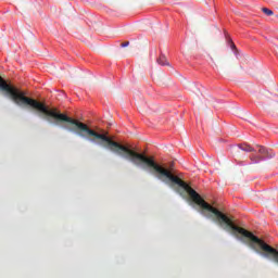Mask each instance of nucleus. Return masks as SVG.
<instances>
[{
    "label": "nucleus",
    "mask_w": 278,
    "mask_h": 278,
    "mask_svg": "<svg viewBox=\"0 0 278 278\" xmlns=\"http://www.w3.org/2000/svg\"><path fill=\"white\" fill-rule=\"evenodd\" d=\"M238 148L241 151H244L245 153H253V151H255V149L251 147L249 143H239Z\"/></svg>",
    "instance_id": "nucleus-1"
},
{
    "label": "nucleus",
    "mask_w": 278,
    "mask_h": 278,
    "mask_svg": "<svg viewBox=\"0 0 278 278\" xmlns=\"http://www.w3.org/2000/svg\"><path fill=\"white\" fill-rule=\"evenodd\" d=\"M251 164H260V162L264 161V156L252 154L250 155Z\"/></svg>",
    "instance_id": "nucleus-2"
},
{
    "label": "nucleus",
    "mask_w": 278,
    "mask_h": 278,
    "mask_svg": "<svg viewBox=\"0 0 278 278\" xmlns=\"http://www.w3.org/2000/svg\"><path fill=\"white\" fill-rule=\"evenodd\" d=\"M157 64H160L161 66H168V61L166 60V56L161 55L157 59Z\"/></svg>",
    "instance_id": "nucleus-3"
},
{
    "label": "nucleus",
    "mask_w": 278,
    "mask_h": 278,
    "mask_svg": "<svg viewBox=\"0 0 278 278\" xmlns=\"http://www.w3.org/2000/svg\"><path fill=\"white\" fill-rule=\"evenodd\" d=\"M262 12H263L264 14H266V16H273V14H274L273 10H270V9H268V8H263V9H262Z\"/></svg>",
    "instance_id": "nucleus-4"
},
{
    "label": "nucleus",
    "mask_w": 278,
    "mask_h": 278,
    "mask_svg": "<svg viewBox=\"0 0 278 278\" xmlns=\"http://www.w3.org/2000/svg\"><path fill=\"white\" fill-rule=\"evenodd\" d=\"M258 147V153L261 155H267L268 150H266V148L262 147V146H257Z\"/></svg>",
    "instance_id": "nucleus-5"
},
{
    "label": "nucleus",
    "mask_w": 278,
    "mask_h": 278,
    "mask_svg": "<svg viewBox=\"0 0 278 278\" xmlns=\"http://www.w3.org/2000/svg\"><path fill=\"white\" fill-rule=\"evenodd\" d=\"M191 92H199V88H197V86L192 85L191 86Z\"/></svg>",
    "instance_id": "nucleus-6"
},
{
    "label": "nucleus",
    "mask_w": 278,
    "mask_h": 278,
    "mask_svg": "<svg viewBox=\"0 0 278 278\" xmlns=\"http://www.w3.org/2000/svg\"><path fill=\"white\" fill-rule=\"evenodd\" d=\"M121 47L125 48V47H129V41H125L121 45Z\"/></svg>",
    "instance_id": "nucleus-7"
},
{
    "label": "nucleus",
    "mask_w": 278,
    "mask_h": 278,
    "mask_svg": "<svg viewBox=\"0 0 278 278\" xmlns=\"http://www.w3.org/2000/svg\"><path fill=\"white\" fill-rule=\"evenodd\" d=\"M231 47H232V49H236V45L232 43Z\"/></svg>",
    "instance_id": "nucleus-8"
},
{
    "label": "nucleus",
    "mask_w": 278,
    "mask_h": 278,
    "mask_svg": "<svg viewBox=\"0 0 278 278\" xmlns=\"http://www.w3.org/2000/svg\"><path fill=\"white\" fill-rule=\"evenodd\" d=\"M208 218H214V216L213 215H208Z\"/></svg>",
    "instance_id": "nucleus-9"
}]
</instances>
